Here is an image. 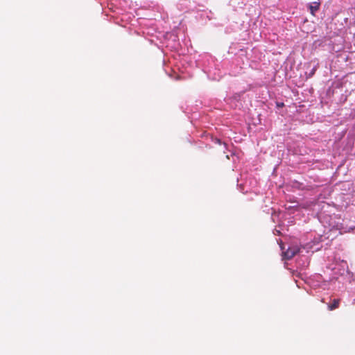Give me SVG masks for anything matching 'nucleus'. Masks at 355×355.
<instances>
[{
  "instance_id": "1",
  "label": "nucleus",
  "mask_w": 355,
  "mask_h": 355,
  "mask_svg": "<svg viewBox=\"0 0 355 355\" xmlns=\"http://www.w3.org/2000/svg\"><path fill=\"white\" fill-rule=\"evenodd\" d=\"M299 252L300 248L297 246L289 247L285 252H283V257L287 260L291 259Z\"/></svg>"
},
{
  "instance_id": "2",
  "label": "nucleus",
  "mask_w": 355,
  "mask_h": 355,
  "mask_svg": "<svg viewBox=\"0 0 355 355\" xmlns=\"http://www.w3.org/2000/svg\"><path fill=\"white\" fill-rule=\"evenodd\" d=\"M320 2H313L309 5V8L310 10L311 13L314 15L315 12H317L320 9Z\"/></svg>"
},
{
  "instance_id": "3",
  "label": "nucleus",
  "mask_w": 355,
  "mask_h": 355,
  "mask_svg": "<svg viewBox=\"0 0 355 355\" xmlns=\"http://www.w3.org/2000/svg\"><path fill=\"white\" fill-rule=\"evenodd\" d=\"M340 304L339 299H334L331 304H328V309L330 311H333L337 308H338Z\"/></svg>"
},
{
  "instance_id": "4",
  "label": "nucleus",
  "mask_w": 355,
  "mask_h": 355,
  "mask_svg": "<svg viewBox=\"0 0 355 355\" xmlns=\"http://www.w3.org/2000/svg\"><path fill=\"white\" fill-rule=\"evenodd\" d=\"M315 70H316V69H315V68H313V69L311 70V73H310V76H312L314 74V73H315Z\"/></svg>"
},
{
  "instance_id": "5",
  "label": "nucleus",
  "mask_w": 355,
  "mask_h": 355,
  "mask_svg": "<svg viewBox=\"0 0 355 355\" xmlns=\"http://www.w3.org/2000/svg\"><path fill=\"white\" fill-rule=\"evenodd\" d=\"M277 105L279 106V107H283L284 106V103H282L281 104H277Z\"/></svg>"
},
{
  "instance_id": "6",
  "label": "nucleus",
  "mask_w": 355,
  "mask_h": 355,
  "mask_svg": "<svg viewBox=\"0 0 355 355\" xmlns=\"http://www.w3.org/2000/svg\"><path fill=\"white\" fill-rule=\"evenodd\" d=\"M216 142L220 144V139H216Z\"/></svg>"
}]
</instances>
